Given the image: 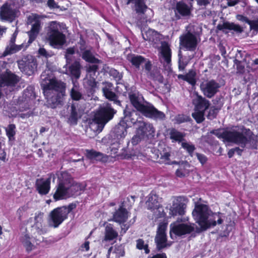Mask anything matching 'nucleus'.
I'll return each mask as SVG.
<instances>
[{"mask_svg":"<svg viewBox=\"0 0 258 258\" xmlns=\"http://www.w3.org/2000/svg\"><path fill=\"white\" fill-rule=\"evenodd\" d=\"M235 127H238L239 131L231 129L224 130L222 132L221 129L219 128L213 130L211 133L219 139H222L228 143L240 145L242 148L245 147L246 144L249 143L251 149H257V136L254 135L249 128H246L244 125L237 126Z\"/></svg>","mask_w":258,"mask_h":258,"instance_id":"f257e3e1","label":"nucleus"},{"mask_svg":"<svg viewBox=\"0 0 258 258\" xmlns=\"http://www.w3.org/2000/svg\"><path fill=\"white\" fill-rule=\"evenodd\" d=\"M55 188L53 195L54 201L76 198L85 189V186L82 183L75 181L72 175L66 171L61 173Z\"/></svg>","mask_w":258,"mask_h":258,"instance_id":"f03ea898","label":"nucleus"},{"mask_svg":"<svg viewBox=\"0 0 258 258\" xmlns=\"http://www.w3.org/2000/svg\"><path fill=\"white\" fill-rule=\"evenodd\" d=\"M130 100L133 106L145 116L155 120H164L166 115L163 112L158 110L153 105H146L141 103L135 94L130 95Z\"/></svg>","mask_w":258,"mask_h":258,"instance_id":"7ed1b4c3","label":"nucleus"},{"mask_svg":"<svg viewBox=\"0 0 258 258\" xmlns=\"http://www.w3.org/2000/svg\"><path fill=\"white\" fill-rule=\"evenodd\" d=\"M116 112L111 103H106L97 109L94 115L93 121L97 124L98 128L102 130L105 124L113 119Z\"/></svg>","mask_w":258,"mask_h":258,"instance_id":"20e7f679","label":"nucleus"},{"mask_svg":"<svg viewBox=\"0 0 258 258\" xmlns=\"http://www.w3.org/2000/svg\"><path fill=\"white\" fill-rule=\"evenodd\" d=\"M84 113L83 107L79 102H72L67 107L66 118L70 125H76Z\"/></svg>","mask_w":258,"mask_h":258,"instance_id":"39448f33","label":"nucleus"},{"mask_svg":"<svg viewBox=\"0 0 258 258\" xmlns=\"http://www.w3.org/2000/svg\"><path fill=\"white\" fill-rule=\"evenodd\" d=\"M48 40L52 46H62L66 42V35L59 31L55 22H52L47 32Z\"/></svg>","mask_w":258,"mask_h":258,"instance_id":"423d86ee","label":"nucleus"},{"mask_svg":"<svg viewBox=\"0 0 258 258\" xmlns=\"http://www.w3.org/2000/svg\"><path fill=\"white\" fill-rule=\"evenodd\" d=\"M210 210L208 206L204 204L196 205L192 211L193 217L197 223L202 228H207V221L210 216Z\"/></svg>","mask_w":258,"mask_h":258,"instance_id":"0eeeda50","label":"nucleus"},{"mask_svg":"<svg viewBox=\"0 0 258 258\" xmlns=\"http://www.w3.org/2000/svg\"><path fill=\"white\" fill-rule=\"evenodd\" d=\"M179 46L181 49L189 51H195L198 46L196 36L190 31L179 36Z\"/></svg>","mask_w":258,"mask_h":258,"instance_id":"6e6552de","label":"nucleus"},{"mask_svg":"<svg viewBox=\"0 0 258 258\" xmlns=\"http://www.w3.org/2000/svg\"><path fill=\"white\" fill-rule=\"evenodd\" d=\"M19 68L26 75L31 76L36 71L37 67L36 58L31 55L24 56L18 61Z\"/></svg>","mask_w":258,"mask_h":258,"instance_id":"1a4fd4ad","label":"nucleus"},{"mask_svg":"<svg viewBox=\"0 0 258 258\" xmlns=\"http://www.w3.org/2000/svg\"><path fill=\"white\" fill-rule=\"evenodd\" d=\"M192 11V5L187 4L183 1L177 2L174 8V16L176 20L189 17Z\"/></svg>","mask_w":258,"mask_h":258,"instance_id":"9d476101","label":"nucleus"},{"mask_svg":"<svg viewBox=\"0 0 258 258\" xmlns=\"http://www.w3.org/2000/svg\"><path fill=\"white\" fill-rule=\"evenodd\" d=\"M154 242L156 244V251L160 252L150 255L147 258H167L165 252H161L163 249L170 246L167 243V236L156 235Z\"/></svg>","mask_w":258,"mask_h":258,"instance_id":"9b49d317","label":"nucleus"},{"mask_svg":"<svg viewBox=\"0 0 258 258\" xmlns=\"http://www.w3.org/2000/svg\"><path fill=\"white\" fill-rule=\"evenodd\" d=\"M65 212L63 211L60 207L52 210L49 215V223L50 225L54 228H57L68 218Z\"/></svg>","mask_w":258,"mask_h":258,"instance_id":"f8f14e48","label":"nucleus"},{"mask_svg":"<svg viewBox=\"0 0 258 258\" xmlns=\"http://www.w3.org/2000/svg\"><path fill=\"white\" fill-rule=\"evenodd\" d=\"M200 87L204 95L208 98H211L219 92L220 85L215 80H211L201 84Z\"/></svg>","mask_w":258,"mask_h":258,"instance_id":"ddd939ff","label":"nucleus"},{"mask_svg":"<svg viewBox=\"0 0 258 258\" xmlns=\"http://www.w3.org/2000/svg\"><path fill=\"white\" fill-rule=\"evenodd\" d=\"M137 123L136 133L138 136L144 138L148 135H151L155 133V130L151 123L146 122L140 118Z\"/></svg>","mask_w":258,"mask_h":258,"instance_id":"4468645a","label":"nucleus"},{"mask_svg":"<svg viewBox=\"0 0 258 258\" xmlns=\"http://www.w3.org/2000/svg\"><path fill=\"white\" fill-rule=\"evenodd\" d=\"M128 118V117H124L114 127L113 133L117 139H123L127 135V129L130 126L127 122Z\"/></svg>","mask_w":258,"mask_h":258,"instance_id":"2eb2a0df","label":"nucleus"},{"mask_svg":"<svg viewBox=\"0 0 258 258\" xmlns=\"http://www.w3.org/2000/svg\"><path fill=\"white\" fill-rule=\"evenodd\" d=\"M19 82V78L11 71H6L0 76V87H14Z\"/></svg>","mask_w":258,"mask_h":258,"instance_id":"dca6fc26","label":"nucleus"},{"mask_svg":"<svg viewBox=\"0 0 258 258\" xmlns=\"http://www.w3.org/2000/svg\"><path fill=\"white\" fill-rule=\"evenodd\" d=\"M16 17V11L11 5L6 3L1 7L0 18L3 21L13 22Z\"/></svg>","mask_w":258,"mask_h":258,"instance_id":"f3484780","label":"nucleus"},{"mask_svg":"<svg viewBox=\"0 0 258 258\" xmlns=\"http://www.w3.org/2000/svg\"><path fill=\"white\" fill-rule=\"evenodd\" d=\"M50 176L44 179L43 178H38L36 180L35 188L38 192L41 195H46L50 191L51 184Z\"/></svg>","mask_w":258,"mask_h":258,"instance_id":"a211bd4d","label":"nucleus"},{"mask_svg":"<svg viewBox=\"0 0 258 258\" xmlns=\"http://www.w3.org/2000/svg\"><path fill=\"white\" fill-rule=\"evenodd\" d=\"M129 212L124 207V204L122 203L119 208L116 210L112 216V220L116 223L121 224L125 223L129 216Z\"/></svg>","mask_w":258,"mask_h":258,"instance_id":"6ab92c4d","label":"nucleus"},{"mask_svg":"<svg viewBox=\"0 0 258 258\" xmlns=\"http://www.w3.org/2000/svg\"><path fill=\"white\" fill-rule=\"evenodd\" d=\"M192 103L194 105V110L206 111L210 105V101L202 96L196 94V97L192 99Z\"/></svg>","mask_w":258,"mask_h":258,"instance_id":"aec40b11","label":"nucleus"},{"mask_svg":"<svg viewBox=\"0 0 258 258\" xmlns=\"http://www.w3.org/2000/svg\"><path fill=\"white\" fill-rule=\"evenodd\" d=\"M85 156L87 159L90 160H95L102 163H106L108 160V156L94 149L86 150Z\"/></svg>","mask_w":258,"mask_h":258,"instance_id":"412c9836","label":"nucleus"},{"mask_svg":"<svg viewBox=\"0 0 258 258\" xmlns=\"http://www.w3.org/2000/svg\"><path fill=\"white\" fill-rule=\"evenodd\" d=\"M105 86L102 88V92L104 97L108 100L113 101L117 105H120V101L118 100V96L111 90L113 87L112 83L105 82Z\"/></svg>","mask_w":258,"mask_h":258,"instance_id":"4be33fe9","label":"nucleus"},{"mask_svg":"<svg viewBox=\"0 0 258 258\" xmlns=\"http://www.w3.org/2000/svg\"><path fill=\"white\" fill-rule=\"evenodd\" d=\"M194 227L191 225L179 223L173 226L171 231L176 235L181 236L191 233L194 231Z\"/></svg>","mask_w":258,"mask_h":258,"instance_id":"5701e85b","label":"nucleus"},{"mask_svg":"<svg viewBox=\"0 0 258 258\" xmlns=\"http://www.w3.org/2000/svg\"><path fill=\"white\" fill-rule=\"evenodd\" d=\"M217 29L218 30L224 32V30H233L237 33H241L243 31V29L239 24H235L233 22L228 21L224 22L223 24H219L217 26Z\"/></svg>","mask_w":258,"mask_h":258,"instance_id":"b1692460","label":"nucleus"},{"mask_svg":"<svg viewBox=\"0 0 258 258\" xmlns=\"http://www.w3.org/2000/svg\"><path fill=\"white\" fill-rule=\"evenodd\" d=\"M118 236V232L115 230L113 224L108 223L105 226L103 241H110L116 239Z\"/></svg>","mask_w":258,"mask_h":258,"instance_id":"393cba45","label":"nucleus"},{"mask_svg":"<svg viewBox=\"0 0 258 258\" xmlns=\"http://www.w3.org/2000/svg\"><path fill=\"white\" fill-rule=\"evenodd\" d=\"M159 196L152 191L149 194L148 200L147 201L148 209L153 211L156 209H159L162 207L159 202Z\"/></svg>","mask_w":258,"mask_h":258,"instance_id":"a878e982","label":"nucleus"},{"mask_svg":"<svg viewBox=\"0 0 258 258\" xmlns=\"http://www.w3.org/2000/svg\"><path fill=\"white\" fill-rule=\"evenodd\" d=\"M64 94L54 93L49 98L47 99V103L51 108H55L59 106H62L63 102Z\"/></svg>","mask_w":258,"mask_h":258,"instance_id":"bb28decb","label":"nucleus"},{"mask_svg":"<svg viewBox=\"0 0 258 258\" xmlns=\"http://www.w3.org/2000/svg\"><path fill=\"white\" fill-rule=\"evenodd\" d=\"M197 73L194 69H190L185 75L179 74L177 75L178 79L182 80L187 82L192 86L196 85L197 83Z\"/></svg>","mask_w":258,"mask_h":258,"instance_id":"cd10ccee","label":"nucleus"},{"mask_svg":"<svg viewBox=\"0 0 258 258\" xmlns=\"http://www.w3.org/2000/svg\"><path fill=\"white\" fill-rule=\"evenodd\" d=\"M169 136L172 143H182L185 140V134L179 132L175 128H171L169 130Z\"/></svg>","mask_w":258,"mask_h":258,"instance_id":"c85d7f7f","label":"nucleus"},{"mask_svg":"<svg viewBox=\"0 0 258 258\" xmlns=\"http://www.w3.org/2000/svg\"><path fill=\"white\" fill-rule=\"evenodd\" d=\"M130 3L135 5L136 12L138 14H145L148 9L145 0H127V4Z\"/></svg>","mask_w":258,"mask_h":258,"instance_id":"c756f323","label":"nucleus"},{"mask_svg":"<svg viewBox=\"0 0 258 258\" xmlns=\"http://www.w3.org/2000/svg\"><path fill=\"white\" fill-rule=\"evenodd\" d=\"M185 205L182 203L173 204L170 208V216H182L185 213Z\"/></svg>","mask_w":258,"mask_h":258,"instance_id":"7c9ffc66","label":"nucleus"},{"mask_svg":"<svg viewBox=\"0 0 258 258\" xmlns=\"http://www.w3.org/2000/svg\"><path fill=\"white\" fill-rule=\"evenodd\" d=\"M127 60L136 69H139L141 64L146 61V58L142 55L130 53L126 57Z\"/></svg>","mask_w":258,"mask_h":258,"instance_id":"2f4dec72","label":"nucleus"},{"mask_svg":"<svg viewBox=\"0 0 258 258\" xmlns=\"http://www.w3.org/2000/svg\"><path fill=\"white\" fill-rule=\"evenodd\" d=\"M82 66L79 61H75L69 67V70L72 77L78 79L81 76Z\"/></svg>","mask_w":258,"mask_h":258,"instance_id":"473e14b6","label":"nucleus"},{"mask_svg":"<svg viewBox=\"0 0 258 258\" xmlns=\"http://www.w3.org/2000/svg\"><path fill=\"white\" fill-rule=\"evenodd\" d=\"M82 58L89 63H99L101 62V60L96 58L90 50H84L82 52Z\"/></svg>","mask_w":258,"mask_h":258,"instance_id":"72a5a7b5","label":"nucleus"},{"mask_svg":"<svg viewBox=\"0 0 258 258\" xmlns=\"http://www.w3.org/2000/svg\"><path fill=\"white\" fill-rule=\"evenodd\" d=\"M170 153L169 152L161 153L160 157L159 155L157 157H153V161L160 164H170Z\"/></svg>","mask_w":258,"mask_h":258,"instance_id":"f704fd0d","label":"nucleus"},{"mask_svg":"<svg viewBox=\"0 0 258 258\" xmlns=\"http://www.w3.org/2000/svg\"><path fill=\"white\" fill-rule=\"evenodd\" d=\"M30 239L31 237L28 234H25L21 238V241L28 252L31 251L35 248Z\"/></svg>","mask_w":258,"mask_h":258,"instance_id":"c9c22d12","label":"nucleus"},{"mask_svg":"<svg viewBox=\"0 0 258 258\" xmlns=\"http://www.w3.org/2000/svg\"><path fill=\"white\" fill-rule=\"evenodd\" d=\"M161 54L165 61L167 64L170 63L171 61V50L168 44L166 43L162 46Z\"/></svg>","mask_w":258,"mask_h":258,"instance_id":"e433bc0d","label":"nucleus"},{"mask_svg":"<svg viewBox=\"0 0 258 258\" xmlns=\"http://www.w3.org/2000/svg\"><path fill=\"white\" fill-rule=\"evenodd\" d=\"M66 83L55 78L53 91H54L55 93L66 95Z\"/></svg>","mask_w":258,"mask_h":258,"instance_id":"4c0bfd02","label":"nucleus"},{"mask_svg":"<svg viewBox=\"0 0 258 258\" xmlns=\"http://www.w3.org/2000/svg\"><path fill=\"white\" fill-rule=\"evenodd\" d=\"M136 247L140 250H144L145 254H148L150 253V249L149 244L145 243L144 240L142 238H139L136 240Z\"/></svg>","mask_w":258,"mask_h":258,"instance_id":"58836bf2","label":"nucleus"},{"mask_svg":"<svg viewBox=\"0 0 258 258\" xmlns=\"http://www.w3.org/2000/svg\"><path fill=\"white\" fill-rule=\"evenodd\" d=\"M189 167H190V165L187 163L181 165L176 170L175 172L176 175L179 177H183L187 176L189 173V170L187 169Z\"/></svg>","mask_w":258,"mask_h":258,"instance_id":"ea45409f","label":"nucleus"},{"mask_svg":"<svg viewBox=\"0 0 258 258\" xmlns=\"http://www.w3.org/2000/svg\"><path fill=\"white\" fill-rule=\"evenodd\" d=\"M23 47V44L16 45L14 44L13 46H7L3 53L4 56H6L9 54L16 53L21 50Z\"/></svg>","mask_w":258,"mask_h":258,"instance_id":"a19ab883","label":"nucleus"},{"mask_svg":"<svg viewBox=\"0 0 258 258\" xmlns=\"http://www.w3.org/2000/svg\"><path fill=\"white\" fill-rule=\"evenodd\" d=\"M70 96L73 101H78L83 98V94L77 86H74L70 91Z\"/></svg>","mask_w":258,"mask_h":258,"instance_id":"79ce46f5","label":"nucleus"},{"mask_svg":"<svg viewBox=\"0 0 258 258\" xmlns=\"http://www.w3.org/2000/svg\"><path fill=\"white\" fill-rule=\"evenodd\" d=\"M107 72H108L109 75L112 77L116 81V84H119L120 81L122 79V74L120 73L117 70L114 68H110L108 67L107 68Z\"/></svg>","mask_w":258,"mask_h":258,"instance_id":"37998d69","label":"nucleus"},{"mask_svg":"<svg viewBox=\"0 0 258 258\" xmlns=\"http://www.w3.org/2000/svg\"><path fill=\"white\" fill-rule=\"evenodd\" d=\"M16 125L14 124H10L6 128V135L9 141H14L16 133Z\"/></svg>","mask_w":258,"mask_h":258,"instance_id":"c03bdc74","label":"nucleus"},{"mask_svg":"<svg viewBox=\"0 0 258 258\" xmlns=\"http://www.w3.org/2000/svg\"><path fill=\"white\" fill-rule=\"evenodd\" d=\"M195 112L192 113L191 116L197 123H201L203 122L205 119V111L198 110H194Z\"/></svg>","mask_w":258,"mask_h":258,"instance_id":"a18cd8bd","label":"nucleus"},{"mask_svg":"<svg viewBox=\"0 0 258 258\" xmlns=\"http://www.w3.org/2000/svg\"><path fill=\"white\" fill-rule=\"evenodd\" d=\"M178 67L179 71H183L186 66L188 63V61L187 60L186 57H183L181 53V51H179L178 54Z\"/></svg>","mask_w":258,"mask_h":258,"instance_id":"49530a36","label":"nucleus"},{"mask_svg":"<svg viewBox=\"0 0 258 258\" xmlns=\"http://www.w3.org/2000/svg\"><path fill=\"white\" fill-rule=\"evenodd\" d=\"M55 78L49 79V82L46 84H42L41 87L45 95H47L50 91H53Z\"/></svg>","mask_w":258,"mask_h":258,"instance_id":"de8ad7c7","label":"nucleus"},{"mask_svg":"<svg viewBox=\"0 0 258 258\" xmlns=\"http://www.w3.org/2000/svg\"><path fill=\"white\" fill-rule=\"evenodd\" d=\"M181 147L186 151L189 156L190 157L193 156L194 151L196 150V147L194 144L188 142H183L181 143Z\"/></svg>","mask_w":258,"mask_h":258,"instance_id":"09e8293b","label":"nucleus"},{"mask_svg":"<svg viewBox=\"0 0 258 258\" xmlns=\"http://www.w3.org/2000/svg\"><path fill=\"white\" fill-rule=\"evenodd\" d=\"M243 20L249 25L250 30L258 32V19L249 20L246 17L242 16Z\"/></svg>","mask_w":258,"mask_h":258,"instance_id":"8fccbe9b","label":"nucleus"},{"mask_svg":"<svg viewBox=\"0 0 258 258\" xmlns=\"http://www.w3.org/2000/svg\"><path fill=\"white\" fill-rule=\"evenodd\" d=\"M43 213L39 212L35 214L34 217V226L41 231L42 230V223L43 222Z\"/></svg>","mask_w":258,"mask_h":258,"instance_id":"3c124183","label":"nucleus"},{"mask_svg":"<svg viewBox=\"0 0 258 258\" xmlns=\"http://www.w3.org/2000/svg\"><path fill=\"white\" fill-rule=\"evenodd\" d=\"M33 20L35 22L32 25L30 31H31L32 33L34 32L35 33L38 34L40 29V21L39 19L38 15H35L33 18Z\"/></svg>","mask_w":258,"mask_h":258,"instance_id":"603ef678","label":"nucleus"},{"mask_svg":"<svg viewBox=\"0 0 258 258\" xmlns=\"http://www.w3.org/2000/svg\"><path fill=\"white\" fill-rule=\"evenodd\" d=\"M60 207L62 211L65 212L64 214L66 213V215L68 218L69 214L76 208L77 204L75 203H72L69 204L68 206H63Z\"/></svg>","mask_w":258,"mask_h":258,"instance_id":"864d4df0","label":"nucleus"},{"mask_svg":"<svg viewBox=\"0 0 258 258\" xmlns=\"http://www.w3.org/2000/svg\"><path fill=\"white\" fill-rule=\"evenodd\" d=\"M166 225L165 224H160L158 227L156 235L167 236L166 234Z\"/></svg>","mask_w":258,"mask_h":258,"instance_id":"5fc2aeb1","label":"nucleus"},{"mask_svg":"<svg viewBox=\"0 0 258 258\" xmlns=\"http://www.w3.org/2000/svg\"><path fill=\"white\" fill-rule=\"evenodd\" d=\"M190 118L189 116L184 114H178L175 117V120L178 124L189 121Z\"/></svg>","mask_w":258,"mask_h":258,"instance_id":"6e6d98bb","label":"nucleus"},{"mask_svg":"<svg viewBox=\"0 0 258 258\" xmlns=\"http://www.w3.org/2000/svg\"><path fill=\"white\" fill-rule=\"evenodd\" d=\"M222 104L220 105V107L222 106ZM220 109V108H218L216 107H212L208 114V117L210 119H214L215 118L217 117V115L219 112V110Z\"/></svg>","mask_w":258,"mask_h":258,"instance_id":"4d7b16f0","label":"nucleus"},{"mask_svg":"<svg viewBox=\"0 0 258 258\" xmlns=\"http://www.w3.org/2000/svg\"><path fill=\"white\" fill-rule=\"evenodd\" d=\"M28 209V207L26 205L20 207L17 211V215L18 216L19 220H22V216H23L24 213L26 212Z\"/></svg>","mask_w":258,"mask_h":258,"instance_id":"13d9d810","label":"nucleus"},{"mask_svg":"<svg viewBox=\"0 0 258 258\" xmlns=\"http://www.w3.org/2000/svg\"><path fill=\"white\" fill-rule=\"evenodd\" d=\"M197 157L202 165H204L208 161V158L203 154L196 153Z\"/></svg>","mask_w":258,"mask_h":258,"instance_id":"bf43d9fd","label":"nucleus"},{"mask_svg":"<svg viewBox=\"0 0 258 258\" xmlns=\"http://www.w3.org/2000/svg\"><path fill=\"white\" fill-rule=\"evenodd\" d=\"M114 252L116 253L118 256H123L125 254L124 249L121 245H118L115 247Z\"/></svg>","mask_w":258,"mask_h":258,"instance_id":"052dcab7","label":"nucleus"},{"mask_svg":"<svg viewBox=\"0 0 258 258\" xmlns=\"http://www.w3.org/2000/svg\"><path fill=\"white\" fill-rule=\"evenodd\" d=\"M217 221H216L215 220H213V221H211L210 220H208L207 221V228H202L201 229V231H206L208 229L210 228L211 227H214L216 225H217Z\"/></svg>","mask_w":258,"mask_h":258,"instance_id":"680f3d73","label":"nucleus"},{"mask_svg":"<svg viewBox=\"0 0 258 258\" xmlns=\"http://www.w3.org/2000/svg\"><path fill=\"white\" fill-rule=\"evenodd\" d=\"M130 115H125L124 117H128V122H127L130 124V126H131L132 124L135 125L136 127L137 126V123L139 120L138 119H135L134 118L132 117V115L131 114V113H129Z\"/></svg>","mask_w":258,"mask_h":258,"instance_id":"e2e57ef3","label":"nucleus"},{"mask_svg":"<svg viewBox=\"0 0 258 258\" xmlns=\"http://www.w3.org/2000/svg\"><path fill=\"white\" fill-rule=\"evenodd\" d=\"M197 5L201 7H206L211 3V0H196Z\"/></svg>","mask_w":258,"mask_h":258,"instance_id":"0e129e2a","label":"nucleus"},{"mask_svg":"<svg viewBox=\"0 0 258 258\" xmlns=\"http://www.w3.org/2000/svg\"><path fill=\"white\" fill-rule=\"evenodd\" d=\"M79 44L80 45V49L81 51H84L86 49V41L82 37H81L80 38L79 42H78Z\"/></svg>","mask_w":258,"mask_h":258,"instance_id":"69168bd1","label":"nucleus"},{"mask_svg":"<svg viewBox=\"0 0 258 258\" xmlns=\"http://www.w3.org/2000/svg\"><path fill=\"white\" fill-rule=\"evenodd\" d=\"M38 33H32L31 31L28 33L29 35V40L28 43H31L36 38Z\"/></svg>","mask_w":258,"mask_h":258,"instance_id":"338daca9","label":"nucleus"},{"mask_svg":"<svg viewBox=\"0 0 258 258\" xmlns=\"http://www.w3.org/2000/svg\"><path fill=\"white\" fill-rule=\"evenodd\" d=\"M144 139L138 136L136 133V135L132 139V143L133 145H137L138 144L142 139Z\"/></svg>","mask_w":258,"mask_h":258,"instance_id":"774afa93","label":"nucleus"}]
</instances>
